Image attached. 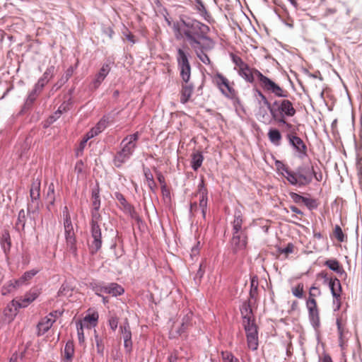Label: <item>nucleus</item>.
I'll return each mask as SVG.
<instances>
[{"instance_id":"obj_31","label":"nucleus","mask_w":362,"mask_h":362,"mask_svg":"<svg viewBox=\"0 0 362 362\" xmlns=\"http://www.w3.org/2000/svg\"><path fill=\"white\" fill-rule=\"evenodd\" d=\"M45 199L47 202V207L49 210H51L52 206H54V202L56 200L54 185L53 183H50L49 185Z\"/></svg>"},{"instance_id":"obj_61","label":"nucleus","mask_w":362,"mask_h":362,"mask_svg":"<svg viewBox=\"0 0 362 362\" xmlns=\"http://www.w3.org/2000/svg\"><path fill=\"white\" fill-rule=\"evenodd\" d=\"M311 174H312L313 177H314L317 181L320 182L322 180L323 175H322V173H317V172H315L313 166L311 167Z\"/></svg>"},{"instance_id":"obj_34","label":"nucleus","mask_w":362,"mask_h":362,"mask_svg":"<svg viewBox=\"0 0 362 362\" xmlns=\"http://www.w3.org/2000/svg\"><path fill=\"white\" fill-rule=\"evenodd\" d=\"M19 287L20 286L16 279L10 280L3 286L1 293L3 296H6Z\"/></svg>"},{"instance_id":"obj_40","label":"nucleus","mask_w":362,"mask_h":362,"mask_svg":"<svg viewBox=\"0 0 362 362\" xmlns=\"http://www.w3.org/2000/svg\"><path fill=\"white\" fill-rule=\"evenodd\" d=\"M144 172L146 180L148 183V186L152 191H154L157 188V186L154 181L153 174L151 173V170L148 168L144 169Z\"/></svg>"},{"instance_id":"obj_14","label":"nucleus","mask_w":362,"mask_h":362,"mask_svg":"<svg viewBox=\"0 0 362 362\" xmlns=\"http://www.w3.org/2000/svg\"><path fill=\"white\" fill-rule=\"evenodd\" d=\"M57 317V312L50 313L48 315L43 317L37 324V334L42 335L47 332Z\"/></svg>"},{"instance_id":"obj_1","label":"nucleus","mask_w":362,"mask_h":362,"mask_svg":"<svg viewBox=\"0 0 362 362\" xmlns=\"http://www.w3.org/2000/svg\"><path fill=\"white\" fill-rule=\"evenodd\" d=\"M258 96L262 99L263 104L268 107L272 119L281 124H286L285 117H293L296 115V109L291 101L288 99L275 100L273 105L267 97L261 92L257 91Z\"/></svg>"},{"instance_id":"obj_41","label":"nucleus","mask_w":362,"mask_h":362,"mask_svg":"<svg viewBox=\"0 0 362 362\" xmlns=\"http://www.w3.org/2000/svg\"><path fill=\"white\" fill-rule=\"evenodd\" d=\"M120 331L124 341L132 339L130 326L127 321L120 326Z\"/></svg>"},{"instance_id":"obj_63","label":"nucleus","mask_w":362,"mask_h":362,"mask_svg":"<svg viewBox=\"0 0 362 362\" xmlns=\"http://www.w3.org/2000/svg\"><path fill=\"white\" fill-rule=\"evenodd\" d=\"M317 278H322L325 279V281H329V278L328 277V274L325 272H321L320 273L317 274Z\"/></svg>"},{"instance_id":"obj_44","label":"nucleus","mask_w":362,"mask_h":362,"mask_svg":"<svg viewBox=\"0 0 362 362\" xmlns=\"http://www.w3.org/2000/svg\"><path fill=\"white\" fill-rule=\"evenodd\" d=\"M241 314L243 315V320H247V318H252V308L250 305L248 303L245 302L241 308H240Z\"/></svg>"},{"instance_id":"obj_49","label":"nucleus","mask_w":362,"mask_h":362,"mask_svg":"<svg viewBox=\"0 0 362 362\" xmlns=\"http://www.w3.org/2000/svg\"><path fill=\"white\" fill-rule=\"evenodd\" d=\"M221 357L224 362H240L238 358H236L232 353L227 351L221 352Z\"/></svg>"},{"instance_id":"obj_12","label":"nucleus","mask_w":362,"mask_h":362,"mask_svg":"<svg viewBox=\"0 0 362 362\" xmlns=\"http://www.w3.org/2000/svg\"><path fill=\"white\" fill-rule=\"evenodd\" d=\"M207 189L205 187L204 181L202 179L201 182L198 185V192L195 194V197H199V207L202 210V214L204 218H205L207 211Z\"/></svg>"},{"instance_id":"obj_57","label":"nucleus","mask_w":362,"mask_h":362,"mask_svg":"<svg viewBox=\"0 0 362 362\" xmlns=\"http://www.w3.org/2000/svg\"><path fill=\"white\" fill-rule=\"evenodd\" d=\"M109 325L112 331H115L118 325V317L117 316H111L108 320Z\"/></svg>"},{"instance_id":"obj_22","label":"nucleus","mask_w":362,"mask_h":362,"mask_svg":"<svg viewBox=\"0 0 362 362\" xmlns=\"http://www.w3.org/2000/svg\"><path fill=\"white\" fill-rule=\"evenodd\" d=\"M295 180L296 183H291V185H298L299 187L309 185L313 180L311 171H305V173H300V171L298 173H295Z\"/></svg>"},{"instance_id":"obj_18","label":"nucleus","mask_w":362,"mask_h":362,"mask_svg":"<svg viewBox=\"0 0 362 362\" xmlns=\"http://www.w3.org/2000/svg\"><path fill=\"white\" fill-rule=\"evenodd\" d=\"M278 173L284 177L291 183H296L295 173L281 161H276L275 163Z\"/></svg>"},{"instance_id":"obj_43","label":"nucleus","mask_w":362,"mask_h":362,"mask_svg":"<svg viewBox=\"0 0 362 362\" xmlns=\"http://www.w3.org/2000/svg\"><path fill=\"white\" fill-rule=\"evenodd\" d=\"M73 289L68 284H63L58 291V296L61 297H70L72 296Z\"/></svg>"},{"instance_id":"obj_27","label":"nucleus","mask_w":362,"mask_h":362,"mask_svg":"<svg viewBox=\"0 0 362 362\" xmlns=\"http://www.w3.org/2000/svg\"><path fill=\"white\" fill-rule=\"evenodd\" d=\"M74 344L72 341H68L65 345L62 358L65 362H71L74 356Z\"/></svg>"},{"instance_id":"obj_55","label":"nucleus","mask_w":362,"mask_h":362,"mask_svg":"<svg viewBox=\"0 0 362 362\" xmlns=\"http://www.w3.org/2000/svg\"><path fill=\"white\" fill-rule=\"evenodd\" d=\"M198 58L205 64H210L211 60L209 56L202 50L197 51Z\"/></svg>"},{"instance_id":"obj_21","label":"nucleus","mask_w":362,"mask_h":362,"mask_svg":"<svg viewBox=\"0 0 362 362\" xmlns=\"http://www.w3.org/2000/svg\"><path fill=\"white\" fill-rule=\"evenodd\" d=\"M287 139H288L289 143L296 149L297 151L303 153V155H306L307 147L300 137L296 134H288L287 135Z\"/></svg>"},{"instance_id":"obj_52","label":"nucleus","mask_w":362,"mask_h":362,"mask_svg":"<svg viewBox=\"0 0 362 362\" xmlns=\"http://www.w3.org/2000/svg\"><path fill=\"white\" fill-rule=\"evenodd\" d=\"M303 202L309 209H316L318 206L317 200L314 199L304 197Z\"/></svg>"},{"instance_id":"obj_24","label":"nucleus","mask_w":362,"mask_h":362,"mask_svg":"<svg viewBox=\"0 0 362 362\" xmlns=\"http://www.w3.org/2000/svg\"><path fill=\"white\" fill-rule=\"evenodd\" d=\"M115 199L119 202L120 204V207L127 214H130L132 217L134 216V214H135V211L134 207L127 202L124 195L120 192L115 193Z\"/></svg>"},{"instance_id":"obj_20","label":"nucleus","mask_w":362,"mask_h":362,"mask_svg":"<svg viewBox=\"0 0 362 362\" xmlns=\"http://www.w3.org/2000/svg\"><path fill=\"white\" fill-rule=\"evenodd\" d=\"M20 307H18V303L16 300L14 299L11 301L4 310L5 320H6L8 322L13 321L18 313V309Z\"/></svg>"},{"instance_id":"obj_26","label":"nucleus","mask_w":362,"mask_h":362,"mask_svg":"<svg viewBox=\"0 0 362 362\" xmlns=\"http://www.w3.org/2000/svg\"><path fill=\"white\" fill-rule=\"evenodd\" d=\"M98 320V314L93 313L92 314L87 315L82 320L78 322L81 324L84 327L90 329L93 327H95Z\"/></svg>"},{"instance_id":"obj_35","label":"nucleus","mask_w":362,"mask_h":362,"mask_svg":"<svg viewBox=\"0 0 362 362\" xmlns=\"http://www.w3.org/2000/svg\"><path fill=\"white\" fill-rule=\"evenodd\" d=\"M129 158V155L120 150L115 156L113 160L114 165L117 168H120Z\"/></svg>"},{"instance_id":"obj_56","label":"nucleus","mask_w":362,"mask_h":362,"mask_svg":"<svg viewBox=\"0 0 362 362\" xmlns=\"http://www.w3.org/2000/svg\"><path fill=\"white\" fill-rule=\"evenodd\" d=\"M107 127V122L105 119H100L97 124L93 127L98 134L102 132Z\"/></svg>"},{"instance_id":"obj_62","label":"nucleus","mask_w":362,"mask_h":362,"mask_svg":"<svg viewBox=\"0 0 362 362\" xmlns=\"http://www.w3.org/2000/svg\"><path fill=\"white\" fill-rule=\"evenodd\" d=\"M124 346L127 353H130L132 350V339L124 341Z\"/></svg>"},{"instance_id":"obj_59","label":"nucleus","mask_w":362,"mask_h":362,"mask_svg":"<svg viewBox=\"0 0 362 362\" xmlns=\"http://www.w3.org/2000/svg\"><path fill=\"white\" fill-rule=\"evenodd\" d=\"M157 179L160 184L161 185L162 192L164 193V189L165 190L166 184L164 176L161 174V173H158Z\"/></svg>"},{"instance_id":"obj_17","label":"nucleus","mask_w":362,"mask_h":362,"mask_svg":"<svg viewBox=\"0 0 362 362\" xmlns=\"http://www.w3.org/2000/svg\"><path fill=\"white\" fill-rule=\"evenodd\" d=\"M193 326V313L188 311L182 317L181 325L176 332L178 335L181 336L187 333Z\"/></svg>"},{"instance_id":"obj_51","label":"nucleus","mask_w":362,"mask_h":362,"mask_svg":"<svg viewBox=\"0 0 362 362\" xmlns=\"http://www.w3.org/2000/svg\"><path fill=\"white\" fill-rule=\"evenodd\" d=\"M101 220V216L99 213V209H93L91 212V221H90V225L95 224V225H99L98 223Z\"/></svg>"},{"instance_id":"obj_8","label":"nucleus","mask_w":362,"mask_h":362,"mask_svg":"<svg viewBox=\"0 0 362 362\" xmlns=\"http://www.w3.org/2000/svg\"><path fill=\"white\" fill-rule=\"evenodd\" d=\"M258 81L259 86L265 92L272 93L276 97L287 98L289 94L286 90L262 74Z\"/></svg>"},{"instance_id":"obj_23","label":"nucleus","mask_w":362,"mask_h":362,"mask_svg":"<svg viewBox=\"0 0 362 362\" xmlns=\"http://www.w3.org/2000/svg\"><path fill=\"white\" fill-rule=\"evenodd\" d=\"M194 91V86L192 83H182V88L180 90V103L182 104L187 103Z\"/></svg>"},{"instance_id":"obj_46","label":"nucleus","mask_w":362,"mask_h":362,"mask_svg":"<svg viewBox=\"0 0 362 362\" xmlns=\"http://www.w3.org/2000/svg\"><path fill=\"white\" fill-rule=\"evenodd\" d=\"M197 3L196 9L199 12V13L205 18L209 17V13L207 11L204 3L202 0H195Z\"/></svg>"},{"instance_id":"obj_11","label":"nucleus","mask_w":362,"mask_h":362,"mask_svg":"<svg viewBox=\"0 0 362 362\" xmlns=\"http://www.w3.org/2000/svg\"><path fill=\"white\" fill-rule=\"evenodd\" d=\"M139 135L140 134L136 132L124 138L120 144L121 150L131 156L136 147V142Z\"/></svg>"},{"instance_id":"obj_15","label":"nucleus","mask_w":362,"mask_h":362,"mask_svg":"<svg viewBox=\"0 0 362 362\" xmlns=\"http://www.w3.org/2000/svg\"><path fill=\"white\" fill-rule=\"evenodd\" d=\"M329 286L334 298V303L337 304V309L339 310L341 306V286L340 281L337 278H330L329 281Z\"/></svg>"},{"instance_id":"obj_50","label":"nucleus","mask_w":362,"mask_h":362,"mask_svg":"<svg viewBox=\"0 0 362 362\" xmlns=\"http://www.w3.org/2000/svg\"><path fill=\"white\" fill-rule=\"evenodd\" d=\"M333 233L339 242L341 243L345 240V235L339 226H335Z\"/></svg>"},{"instance_id":"obj_13","label":"nucleus","mask_w":362,"mask_h":362,"mask_svg":"<svg viewBox=\"0 0 362 362\" xmlns=\"http://www.w3.org/2000/svg\"><path fill=\"white\" fill-rule=\"evenodd\" d=\"M238 74L247 82L253 83L257 78H259L262 73L255 68L250 67L247 64L238 71Z\"/></svg>"},{"instance_id":"obj_7","label":"nucleus","mask_w":362,"mask_h":362,"mask_svg":"<svg viewBox=\"0 0 362 362\" xmlns=\"http://www.w3.org/2000/svg\"><path fill=\"white\" fill-rule=\"evenodd\" d=\"M40 179L34 180L32 182L30 189V201L28 204V213L29 214H37L40 209Z\"/></svg>"},{"instance_id":"obj_30","label":"nucleus","mask_w":362,"mask_h":362,"mask_svg":"<svg viewBox=\"0 0 362 362\" xmlns=\"http://www.w3.org/2000/svg\"><path fill=\"white\" fill-rule=\"evenodd\" d=\"M267 136L270 142L274 145L279 146L281 144L282 136L279 129L273 128L270 129L268 132Z\"/></svg>"},{"instance_id":"obj_64","label":"nucleus","mask_w":362,"mask_h":362,"mask_svg":"<svg viewBox=\"0 0 362 362\" xmlns=\"http://www.w3.org/2000/svg\"><path fill=\"white\" fill-rule=\"evenodd\" d=\"M68 105H69L68 104H65V103L59 106L57 112L55 114L57 115L59 113V115H61L63 112H66V110L68 109Z\"/></svg>"},{"instance_id":"obj_2","label":"nucleus","mask_w":362,"mask_h":362,"mask_svg":"<svg viewBox=\"0 0 362 362\" xmlns=\"http://www.w3.org/2000/svg\"><path fill=\"white\" fill-rule=\"evenodd\" d=\"M320 295V289L315 285H313L309 289L308 297L305 301L310 322L315 329H317L320 327V309L316 300V298Z\"/></svg>"},{"instance_id":"obj_37","label":"nucleus","mask_w":362,"mask_h":362,"mask_svg":"<svg viewBox=\"0 0 362 362\" xmlns=\"http://www.w3.org/2000/svg\"><path fill=\"white\" fill-rule=\"evenodd\" d=\"M325 265L338 274H342L344 272V269L337 259H327L325 262Z\"/></svg>"},{"instance_id":"obj_45","label":"nucleus","mask_w":362,"mask_h":362,"mask_svg":"<svg viewBox=\"0 0 362 362\" xmlns=\"http://www.w3.org/2000/svg\"><path fill=\"white\" fill-rule=\"evenodd\" d=\"M230 57L233 61V62L235 64V69L238 71V70H240L242 68H243L247 64L242 59L241 57L239 56L230 54Z\"/></svg>"},{"instance_id":"obj_39","label":"nucleus","mask_w":362,"mask_h":362,"mask_svg":"<svg viewBox=\"0 0 362 362\" xmlns=\"http://www.w3.org/2000/svg\"><path fill=\"white\" fill-rule=\"evenodd\" d=\"M180 74L184 83H188L191 76V66H185L178 67Z\"/></svg>"},{"instance_id":"obj_32","label":"nucleus","mask_w":362,"mask_h":362,"mask_svg":"<svg viewBox=\"0 0 362 362\" xmlns=\"http://www.w3.org/2000/svg\"><path fill=\"white\" fill-rule=\"evenodd\" d=\"M191 166L192 169L197 171L202 165L204 156L201 152L193 153L191 156Z\"/></svg>"},{"instance_id":"obj_47","label":"nucleus","mask_w":362,"mask_h":362,"mask_svg":"<svg viewBox=\"0 0 362 362\" xmlns=\"http://www.w3.org/2000/svg\"><path fill=\"white\" fill-rule=\"evenodd\" d=\"M92 205L95 209H99L100 206V199L98 190H93L92 192Z\"/></svg>"},{"instance_id":"obj_3","label":"nucleus","mask_w":362,"mask_h":362,"mask_svg":"<svg viewBox=\"0 0 362 362\" xmlns=\"http://www.w3.org/2000/svg\"><path fill=\"white\" fill-rule=\"evenodd\" d=\"M64 227L66 239V249L71 253L75 257H77V245L75 233L74 231L71 216L67 206L63 210Z\"/></svg>"},{"instance_id":"obj_28","label":"nucleus","mask_w":362,"mask_h":362,"mask_svg":"<svg viewBox=\"0 0 362 362\" xmlns=\"http://www.w3.org/2000/svg\"><path fill=\"white\" fill-rule=\"evenodd\" d=\"M259 110H258V112L257 114L259 120L264 123L269 122L270 117L268 113V111H269V110L268 109V107L267 106H265L263 104L261 98H260V100L259 101Z\"/></svg>"},{"instance_id":"obj_58","label":"nucleus","mask_w":362,"mask_h":362,"mask_svg":"<svg viewBox=\"0 0 362 362\" xmlns=\"http://www.w3.org/2000/svg\"><path fill=\"white\" fill-rule=\"evenodd\" d=\"M291 198L293 199V201L295 202V203H300V202H303V199H304V197L300 195V194H298L297 193H295V192H291L289 194Z\"/></svg>"},{"instance_id":"obj_9","label":"nucleus","mask_w":362,"mask_h":362,"mask_svg":"<svg viewBox=\"0 0 362 362\" xmlns=\"http://www.w3.org/2000/svg\"><path fill=\"white\" fill-rule=\"evenodd\" d=\"M243 324L246 332L247 346L252 351H255L258 348V332L257 327L252 318H247V320L243 321Z\"/></svg>"},{"instance_id":"obj_48","label":"nucleus","mask_w":362,"mask_h":362,"mask_svg":"<svg viewBox=\"0 0 362 362\" xmlns=\"http://www.w3.org/2000/svg\"><path fill=\"white\" fill-rule=\"evenodd\" d=\"M337 329H338V332L339 334V339L341 340L342 337L346 332V324L343 321V320L341 317H337Z\"/></svg>"},{"instance_id":"obj_10","label":"nucleus","mask_w":362,"mask_h":362,"mask_svg":"<svg viewBox=\"0 0 362 362\" xmlns=\"http://www.w3.org/2000/svg\"><path fill=\"white\" fill-rule=\"evenodd\" d=\"M90 233L93 238L89 249L92 254L96 253L102 246V233L100 225H90Z\"/></svg>"},{"instance_id":"obj_38","label":"nucleus","mask_w":362,"mask_h":362,"mask_svg":"<svg viewBox=\"0 0 362 362\" xmlns=\"http://www.w3.org/2000/svg\"><path fill=\"white\" fill-rule=\"evenodd\" d=\"M38 272V270H30L25 272L23 276L19 278L18 279H16L19 286H21L23 284H27L28 281Z\"/></svg>"},{"instance_id":"obj_42","label":"nucleus","mask_w":362,"mask_h":362,"mask_svg":"<svg viewBox=\"0 0 362 362\" xmlns=\"http://www.w3.org/2000/svg\"><path fill=\"white\" fill-rule=\"evenodd\" d=\"M292 294L298 298H304V285L303 283H298L295 286L291 288Z\"/></svg>"},{"instance_id":"obj_5","label":"nucleus","mask_w":362,"mask_h":362,"mask_svg":"<svg viewBox=\"0 0 362 362\" xmlns=\"http://www.w3.org/2000/svg\"><path fill=\"white\" fill-rule=\"evenodd\" d=\"M212 82L225 97L229 99L237 97L238 93L234 88V82L230 81L222 74L219 72L215 74L212 76Z\"/></svg>"},{"instance_id":"obj_36","label":"nucleus","mask_w":362,"mask_h":362,"mask_svg":"<svg viewBox=\"0 0 362 362\" xmlns=\"http://www.w3.org/2000/svg\"><path fill=\"white\" fill-rule=\"evenodd\" d=\"M177 62L178 67L190 65L187 54L181 48L177 49Z\"/></svg>"},{"instance_id":"obj_53","label":"nucleus","mask_w":362,"mask_h":362,"mask_svg":"<svg viewBox=\"0 0 362 362\" xmlns=\"http://www.w3.org/2000/svg\"><path fill=\"white\" fill-rule=\"evenodd\" d=\"M84 328L85 327L79 322L76 323L78 339V341L80 344L83 343L85 341V337H84V332H83Z\"/></svg>"},{"instance_id":"obj_16","label":"nucleus","mask_w":362,"mask_h":362,"mask_svg":"<svg viewBox=\"0 0 362 362\" xmlns=\"http://www.w3.org/2000/svg\"><path fill=\"white\" fill-rule=\"evenodd\" d=\"M247 243V236L246 231H240L238 233L233 232L232 245L235 251L243 250Z\"/></svg>"},{"instance_id":"obj_4","label":"nucleus","mask_w":362,"mask_h":362,"mask_svg":"<svg viewBox=\"0 0 362 362\" xmlns=\"http://www.w3.org/2000/svg\"><path fill=\"white\" fill-rule=\"evenodd\" d=\"M201 26L204 25L194 20L181 18L180 22L174 23L173 28L178 35H185L192 45L197 42L194 38L195 30Z\"/></svg>"},{"instance_id":"obj_54","label":"nucleus","mask_w":362,"mask_h":362,"mask_svg":"<svg viewBox=\"0 0 362 362\" xmlns=\"http://www.w3.org/2000/svg\"><path fill=\"white\" fill-rule=\"evenodd\" d=\"M95 340L96 344L97 352L101 356L103 355L104 352V345L103 344V340L99 337L98 334L95 335Z\"/></svg>"},{"instance_id":"obj_19","label":"nucleus","mask_w":362,"mask_h":362,"mask_svg":"<svg viewBox=\"0 0 362 362\" xmlns=\"http://www.w3.org/2000/svg\"><path fill=\"white\" fill-rule=\"evenodd\" d=\"M40 295V291L37 288H32L25 293L24 297L16 300L18 303V307L25 308L33 302Z\"/></svg>"},{"instance_id":"obj_6","label":"nucleus","mask_w":362,"mask_h":362,"mask_svg":"<svg viewBox=\"0 0 362 362\" xmlns=\"http://www.w3.org/2000/svg\"><path fill=\"white\" fill-rule=\"evenodd\" d=\"M92 290L98 296H101L102 293L110 294L112 296H117L122 295L124 290L117 283H110L105 284L103 282H93L90 284Z\"/></svg>"},{"instance_id":"obj_25","label":"nucleus","mask_w":362,"mask_h":362,"mask_svg":"<svg viewBox=\"0 0 362 362\" xmlns=\"http://www.w3.org/2000/svg\"><path fill=\"white\" fill-rule=\"evenodd\" d=\"M243 223V215L240 210L237 209L234 213V220L232 222L233 231L238 233L240 231H245V228L243 229L242 225Z\"/></svg>"},{"instance_id":"obj_29","label":"nucleus","mask_w":362,"mask_h":362,"mask_svg":"<svg viewBox=\"0 0 362 362\" xmlns=\"http://www.w3.org/2000/svg\"><path fill=\"white\" fill-rule=\"evenodd\" d=\"M110 71V67L109 64H105L103 65L98 74L95 76V78L94 81V86L95 88L98 87V86L101 83V82L105 79L106 76L108 74Z\"/></svg>"},{"instance_id":"obj_60","label":"nucleus","mask_w":362,"mask_h":362,"mask_svg":"<svg viewBox=\"0 0 362 362\" xmlns=\"http://www.w3.org/2000/svg\"><path fill=\"white\" fill-rule=\"evenodd\" d=\"M25 214L23 209H21L18 213V223H21L23 226H25Z\"/></svg>"},{"instance_id":"obj_33","label":"nucleus","mask_w":362,"mask_h":362,"mask_svg":"<svg viewBox=\"0 0 362 362\" xmlns=\"http://www.w3.org/2000/svg\"><path fill=\"white\" fill-rule=\"evenodd\" d=\"M1 245L5 254L10 252L11 247V240L8 231H4L1 237Z\"/></svg>"}]
</instances>
